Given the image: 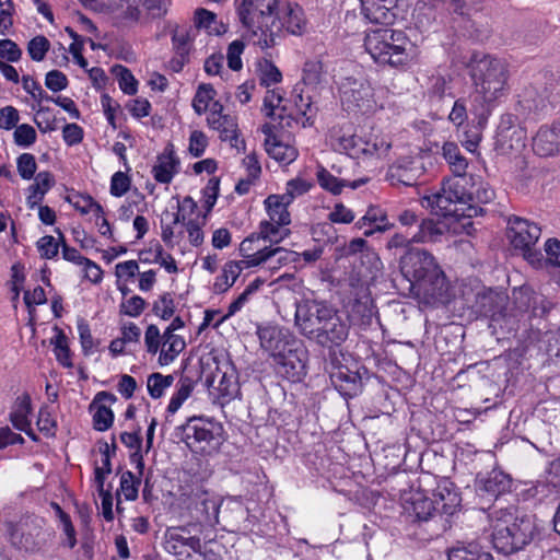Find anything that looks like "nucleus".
<instances>
[{
  "label": "nucleus",
  "instance_id": "nucleus-1",
  "mask_svg": "<svg viewBox=\"0 0 560 560\" xmlns=\"http://www.w3.org/2000/svg\"><path fill=\"white\" fill-rule=\"evenodd\" d=\"M400 270L409 282L410 293L420 303H443L447 299L448 282L435 257L420 248H409L400 258Z\"/></svg>",
  "mask_w": 560,
  "mask_h": 560
},
{
  "label": "nucleus",
  "instance_id": "nucleus-2",
  "mask_svg": "<svg viewBox=\"0 0 560 560\" xmlns=\"http://www.w3.org/2000/svg\"><path fill=\"white\" fill-rule=\"evenodd\" d=\"M260 347L272 358L277 372L291 382L306 375L307 349L288 329L267 325L258 328Z\"/></svg>",
  "mask_w": 560,
  "mask_h": 560
},
{
  "label": "nucleus",
  "instance_id": "nucleus-3",
  "mask_svg": "<svg viewBox=\"0 0 560 560\" xmlns=\"http://www.w3.org/2000/svg\"><path fill=\"white\" fill-rule=\"evenodd\" d=\"M472 80V100L481 107L478 114L487 118L491 110L508 95L510 91V71L508 63L492 56L474 57L470 65Z\"/></svg>",
  "mask_w": 560,
  "mask_h": 560
},
{
  "label": "nucleus",
  "instance_id": "nucleus-4",
  "mask_svg": "<svg viewBox=\"0 0 560 560\" xmlns=\"http://www.w3.org/2000/svg\"><path fill=\"white\" fill-rule=\"evenodd\" d=\"M254 238H244L240 244L238 261H229L224 265L222 275L214 282L217 292H224L232 287L244 269L262 267L275 273L283 266L295 262L298 254L287 248L257 247Z\"/></svg>",
  "mask_w": 560,
  "mask_h": 560
},
{
  "label": "nucleus",
  "instance_id": "nucleus-5",
  "mask_svg": "<svg viewBox=\"0 0 560 560\" xmlns=\"http://www.w3.org/2000/svg\"><path fill=\"white\" fill-rule=\"evenodd\" d=\"M489 516L492 542L498 551L509 555L522 549L532 540L534 523L516 508L493 509Z\"/></svg>",
  "mask_w": 560,
  "mask_h": 560
},
{
  "label": "nucleus",
  "instance_id": "nucleus-6",
  "mask_svg": "<svg viewBox=\"0 0 560 560\" xmlns=\"http://www.w3.org/2000/svg\"><path fill=\"white\" fill-rule=\"evenodd\" d=\"M277 8L278 0H249L237 8L242 24L252 33L254 44L261 49L276 45L280 31Z\"/></svg>",
  "mask_w": 560,
  "mask_h": 560
},
{
  "label": "nucleus",
  "instance_id": "nucleus-7",
  "mask_svg": "<svg viewBox=\"0 0 560 560\" xmlns=\"http://www.w3.org/2000/svg\"><path fill=\"white\" fill-rule=\"evenodd\" d=\"M411 46L404 32L393 28L371 30L364 37L365 50L372 59L394 68L407 66L411 61Z\"/></svg>",
  "mask_w": 560,
  "mask_h": 560
},
{
  "label": "nucleus",
  "instance_id": "nucleus-8",
  "mask_svg": "<svg viewBox=\"0 0 560 560\" xmlns=\"http://www.w3.org/2000/svg\"><path fill=\"white\" fill-rule=\"evenodd\" d=\"M470 199L462 179L447 178L438 192L423 197L422 206L444 218H472L478 215L481 209L471 206Z\"/></svg>",
  "mask_w": 560,
  "mask_h": 560
},
{
  "label": "nucleus",
  "instance_id": "nucleus-9",
  "mask_svg": "<svg viewBox=\"0 0 560 560\" xmlns=\"http://www.w3.org/2000/svg\"><path fill=\"white\" fill-rule=\"evenodd\" d=\"M291 203L281 195L268 196L264 200L268 219L260 221L258 232L250 234L246 238H254L257 247L282 248L278 244L291 233L288 229V225L291 223V214L288 207Z\"/></svg>",
  "mask_w": 560,
  "mask_h": 560
},
{
  "label": "nucleus",
  "instance_id": "nucleus-10",
  "mask_svg": "<svg viewBox=\"0 0 560 560\" xmlns=\"http://www.w3.org/2000/svg\"><path fill=\"white\" fill-rule=\"evenodd\" d=\"M43 517L24 514L7 518L3 533L12 546L26 552L39 551L47 542L50 533L45 528Z\"/></svg>",
  "mask_w": 560,
  "mask_h": 560
},
{
  "label": "nucleus",
  "instance_id": "nucleus-11",
  "mask_svg": "<svg viewBox=\"0 0 560 560\" xmlns=\"http://www.w3.org/2000/svg\"><path fill=\"white\" fill-rule=\"evenodd\" d=\"M540 235L541 229L534 222L520 217H512L508 221V238L511 245L521 250L532 265L541 261V253L534 249Z\"/></svg>",
  "mask_w": 560,
  "mask_h": 560
},
{
  "label": "nucleus",
  "instance_id": "nucleus-12",
  "mask_svg": "<svg viewBox=\"0 0 560 560\" xmlns=\"http://www.w3.org/2000/svg\"><path fill=\"white\" fill-rule=\"evenodd\" d=\"M342 106L349 112L375 113L380 104L372 96V86L365 80L346 78L339 83Z\"/></svg>",
  "mask_w": 560,
  "mask_h": 560
},
{
  "label": "nucleus",
  "instance_id": "nucleus-13",
  "mask_svg": "<svg viewBox=\"0 0 560 560\" xmlns=\"http://www.w3.org/2000/svg\"><path fill=\"white\" fill-rule=\"evenodd\" d=\"M334 310L332 306L323 301H301L295 308V325L303 336L312 339Z\"/></svg>",
  "mask_w": 560,
  "mask_h": 560
},
{
  "label": "nucleus",
  "instance_id": "nucleus-14",
  "mask_svg": "<svg viewBox=\"0 0 560 560\" xmlns=\"http://www.w3.org/2000/svg\"><path fill=\"white\" fill-rule=\"evenodd\" d=\"M526 131L518 124L517 117L512 114H504L495 133V150L504 155L518 153L525 148Z\"/></svg>",
  "mask_w": 560,
  "mask_h": 560
},
{
  "label": "nucleus",
  "instance_id": "nucleus-15",
  "mask_svg": "<svg viewBox=\"0 0 560 560\" xmlns=\"http://www.w3.org/2000/svg\"><path fill=\"white\" fill-rule=\"evenodd\" d=\"M207 125L210 129L219 133L222 141H228L230 145L238 152L245 149L244 140L240 138L237 121L234 116L223 113V106L214 102L207 116Z\"/></svg>",
  "mask_w": 560,
  "mask_h": 560
},
{
  "label": "nucleus",
  "instance_id": "nucleus-16",
  "mask_svg": "<svg viewBox=\"0 0 560 560\" xmlns=\"http://www.w3.org/2000/svg\"><path fill=\"white\" fill-rule=\"evenodd\" d=\"M424 162L420 155L399 158L388 167L386 178L392 185L412 186L424 174Z\"/></svg>",
  "mask_w": 560,
  "mask_h": 560
},
{
  "label": "nucleus",
  "instance_id": "nucleus-17",
  "mask_svg": "<svg viewBox=\"0 0 560 560\" xmlns=\"http://www.w3.org/2000/svg\"><path fill=\"white\" fill-rule=\"evenodd\" d=\"M202 526L189 524L187 526L170 527L165 533V549L173 555H182L184 548L195 552L200 551V538L192 535V533L201 532Z\"/></svg>",
  "mask_w": 560,
  "mask_h": 560
},
{
  "label": "nucleus",
  "instance_id": "nucleus-18",
  "mask_svg": "<svg viewBox=\"0 0 560 560\" xmlns=\"http://www.w3.org/2000/svg\"><path fill=\"white\" fill-rule=\"evenodd\" d=\"M219 425L201 417H191L183 425L184 441L190 448L203 451L214 440Z\"/></svg>",
  "mask_w": 560,
  "mask_h": 560
},
{
  "label": "nucleus",
  "instance_id": "nucleus-19",
  "mask_svg": "<svg viewBox=\"0 0 560 560\" xmlns=\"http://www.w3.org/2000/svg\"><path fill=\"white\" fill-rule=\"evenodd\" d=\"M348 323L334 310L312 340L323 347L339 346L348 338Z\"/></svg>",
  "mask_w": 560,
  "mask_h": 560
},
{
  "label": "nucleus",
  "instance_id": "nucleus-20",
  "mask_svg": "<svg viewBox=\"0 0 560 560\" xmlns=\"http://www.w3.org/2000/svg\"><path fill=\"white\" fill-rule=\"evenodd\" d=\"M512 479L502 470L493 469L477 482V494L481 500L491 501L510 491Z\"/></svg>",
  "mask_w": 560,
  "mask_h": 560
},
{
  "label": "nucleus",
  "instance_id": "nucleus-21",
  "mask_svg": "<svg viewBox=\"0 0 560 560\" xmlns=\"http://www.w3.org/2000/svg\"><path fill=\"white\" fill-rule=\"evenodd\" d=\"M533 148L541 156L560 153V121L541 126L533 139Z\"/></svg>",
  "mask_w": 560,
  "mask_h": 560
},
{
  "label": "nucleus",
  "instance_id": "nucleus-22",
  "mask_svg": "<svg viewBox=\"0 0 560 560\" xmlns=\"http://www.w3.org/2000/svg\"><path fill=\"white\" fill-rule=\"evenodd\" d=\"M397 0H361V10L372 23L392 24L396 19Z\"/></svg>",
  "mask_w": 560,
  "mask_h": 560
},
{
  "label": "nucleus",
  "instance_id": "nucleus-23",
  "mask_svg": "<svg viewBox=\"0 0 560 560\" xmlns=\"http://www.w3.org/2000/svg\"><path fill=\"white\" fill-rule=\"evenodd\" d=\"M116 401V396L108 392H100L95 395L90 405V409L93 411V427L95 430L103 432L112 427L114 413L105 404L113 405Z\"/></svg>",
  "mask_w": 560,
  "mask_h": 560
},
{
  "label": "nucleus",
  "instance_id": "nucleus-24",
  "mask_svg": "<svg viewBox=\"0 0 560 560\" xmlns=\"http://www.w3.org/2000/svg\"><path fill=\"white\" fill-rule=\"evenodd\" d=\"M350 296L354 301L353 311L358 308L363 316H371L373 308V301L369 289L368 280L364 279L361 272H353L349 277Z\"/></svg>",
  "mask_w": 560,
  "mask_h": 560
},
{
  "label": "nucleus",
  "instance_id": "nucleus-25",
  "mask_svg": "<svg viewBox=\"0 0 560 560\" xmlns=\"http://www.w3.org/2000/svg\"><path fill=\"white\" fill-rule=\"evenodd\" d=\"M432 498L438 512L441 514L453 515L460 504V497L455 486L448 480H442L438 483Z\"/></svg>",
  "mask_w": 560,
  "mask_h": 560
},
{
  "label": "nucleus",
  "instance_id": "nucleus-26",
  "mask_svg": "<svg viewBox=\"0 0 560 560\" xmlns=\"http://www.w3.org/2000/svg\"><path fill=\"white\" fill-rule=\"evenodd\" d=\"M179 160L175 154L173 144H168L158 156L155 165L152 167L154 179L161 184H170L173 177L178 173Z\"/></svg>",
  "mask_w": 560,
  "mask_h": 560
},
{
  "label": "nucleus",
  "instance_id": "nucleus-27",
  "mask_svg": "<svg viewBox=\"0 0 560 560\" xmlns=\"http://www.w3.org/2000/svg\"><path fill=\"white\" fill-rule=\"evenodd\" d=\"M262 131L267 135L265 140V148L268 155L281 164H291L299 155L295 147L278 139L276 136L270 135V127L265 125Z\"/></svg>",
  "mask_w": 560,
  "mask_h": 560
},
{
  "label": "nucleus",
  "instance_id": "nucleus-28",
  "mask_svg": "<svg viewBox=\"0 0 560 560\" xmlns=\"http://www.w3.org/2000/svg\"><path fill=\"white\" fill-rule=\"evenodd\" d=\"M316 178L318 182V185L326 191L332 194V195H340L343 190V188L349 187L351 189H355L363 184L366 183V179H358V180H347L341 179L331 174L328 170H326L324 166H318L316 171Z\"/></svg>",
  "mask_w": 560,
  "mask_h": 560
},
{
  "label": "nucleus",
  "instance_id": "nucleus-29",
  "mask_svg": "<svg viewBox=\"0 0 560 560\" xmlns=\"http://www.w3.org/2000/svg\"><path fill=\"white\" fill-rule=\"evenodd\" d=\"M164 30L171 35L173 51L189 55L194 42L192 27L168 21Z\"/></svg>",
  "mask_w": 560,
  "mask_h": 560
},
{
  "label": "nucleus",
  "instance_id": "nucleus-30",
  "mask_svg": "<svg viewBox=\"0 0 560 560\" xmlns=\"http://www.w3.org/2000/svg\"><path fill=\"white\" fill-rule=\"evenodd\" d=\"M332 385L343 396H354L360 389L361 378L357 372L350 371L346 366L337 368L331 374Z\"/></svg>",
  "mask_w": 560,
  "mask_h": 560
},
{
  "label": "nucleus",
  "instance_id": "nucleus-31",
  "mask_svg": "<svg viewBox=\"0 0 560 560\" xmlns=\"http://www.w3.org/2000/svg\"><path fill=\"white\" fill-rule=\"evenodd\" d=\"M392 148V139L378 129L364 133V156L382 159L387 156Z\"/></svg>",
  "mask_w": 560,
  "mask_h": 560
},
{
  "label": "nucleus",
  "instance_id": "nucleus-32",
  "mask_svg": "<svg viewBox=\"0 0 560 560\" xmlns=\"http://www.w3.org/2000/svg\"><path fill=\"white\" fill-rule=\"evenodd\" d=\"M184 338L170 331L163 332V341L159 351V364L162 366L173 363L179 353L185 349Z\"/></svg>",
  "mask_w": 560,
  "mask_h": 560
},
{
  "label": "nucleus",
  "instance_id": "nucleus-33",
  "mask_svg": "<svg viewBox=\"0 0 560 560\" xmlns=\"http://www.w3.org/2000/svg\"><path fill=\"white\" fill-rule=\"evenodd\" d=\"M441 153L454 174L453 178H458L463 182L467 172L468 161L462 154L459 147L455 142L446 141L442 145Z\"/></svg>",
  "mask_w": 560,
  "mask_h": 560
},
{
  "label": "nucleus",
  "instance_id": "nucleus-34",
  "mask_svg": "<svg viewBox=\"0 0 560 560\" xmlns=\"http://www.w3.org/2000/svg\"><path fill=\"white\" fill-rule=\"evenodd\" d=\"M371 225L374 226L364 231L365 236H372L376 232H385L393 226L387 222L386 214L376 207H370L365 214L355 222V228L359 230Z\"/></svg>",
  "mask_w": 560,
  "mask_h": 560
},
{
  "label": "nucleus",
  "instance_id": "nucleus-35",
  "mask_svg": "<svg viewBox=\"0 0 560 560\" xmlns=\"http://www.w3.org/2000/svg\"><path fill=\"white\" fill-rule=\"evenodd\" d=\"M517 106L523 114H539L547 108L548 100L535 86H528L518 95Z\"/></svg>",
  "mask_w": 560,
  "mask_h": 560
},
{
  "label": "nucleus",
  "instance_id": "nucleus-36",
  "mask_svg": "<svg viewBox=\"0 0 560 560\" xmlns=\"http://www.w3.org/2000/svg\"><path fill=\"white\" fill-rule=\"evenodd\" d=\"M281 25L293 35H301L306 30L303 9L298 4H287L282 11Z\"/></svg>",
  "mask_w": 560,
  "mask_h": 560
},
{
  "label": "nucleus",
  "instance_id": "nucleus-37",
  "mask_svg": "<svg viewBox=\"0 0 560 560\" xmlns=\"http://www.w3.org/2000/svg\"><path fill=\"white\" fill-rule=\"evenodd\" d=\"M52 183L54 180L50 173L40 172L37 174L34 184L28 188V195L26 198V205L30 209H34L36 206L40 205L44 196L52 186Z\"/></svg>",
  "mask_w": 560,
  "mask_h": 560
},
{
  "label": "nucleus",
  "instance_id": "nucleus-38",
  "mask_svg": "<svg viewBox=\"0 0 560 560\" xmlns=\"http://www.w3.org/2000/svg\"><path fill=\"white\" fill-rule=\"evenodd\" d=\"M446 232V225L442 222L427 219L419 225L418 232L411 236L413 243H434L440 241Z\"/></svg>",
  "mask_w": 560,
  "mask_h": 560
},
{
  "label": "nucleus",
  "instance_id": "nucleus-39",
  "mask_svg": "<svg viewBox=\"0 0 560 560\" xmlns=\"http://www.w3.org/2000/svg\"><path fill=\"white\" fill-rule=\"evenodd\" d=\"M447 557L448 560H493L488 550L475 542L452 548Z\"/></svg>",
  "mask_w": 560,
  "mask_h": 560
},
{
  "label": "nucleus",
  "instance_id": "nucleus-40",
  "mask_svg": "<svg viewBox=\"0 0 560 560\" xmlns=\"http://www.w3.org/2000/svg\"><path fill=\"white\" fill-rule=\"evenodd\" d=\"M32 411L31 398L28 395H22L16 398L12 411L10 413V420L16 430H24L27 427L28 416Z\"/></svg>",
  "mask_w": 560,
  "mask_h": 560
},
{
  "label": "nucleus",
  "instance_id": "nucleus-41",
  "mask_svg": "<svg viewBox=\"0 0 560 560\" xmlns=\"http://www.w3.org/2000/svg\"><path fill=\"white\" fill-rule=\"evenodd\" d=\"M194 21L196 27L203 28L209 34L220 35L225 32L224 24L219 22L217 15L207 9H197Z\"/></svg>",
  "mask_w": 560,
  "mask_h": 560
},
{
  "label": "nucleus",
  "instance_id": "nucleus-42",
  "mask_svg": "<svg viewBox=\"0 0 560 560\" xmlns=\"http://www.w3.org/2000/svg\"><path fill=\"white\" fill-rule=\"evenodd\" d=\"M192 390L194 382L189 377H182L176 385V390L170 399L167 412L172 415L175 413L189 398Z\"/></svg>",
  "mask_w": 560,
  "mask_h": 560
},
{
  "label": "nucleus",
  "instance_id": "nucleus-43",
  "mask_svg": "<svg viewBox=\"0 0 560 560\" xmlns=\"http://www.w3.org/2000/svg\"><path fill=\"white\" fill-rule=\"evenodd\" d=\"M359 253L368 259L372 268L378 269L382 265L377 254L371 250L368 246V242L361 237L351 240L346 246V255H355Z\"/></svg>",
  "mask_w": 560,
  "mask_h": 560
},
{
  "label": "nucleus",
  "instance_id": "nucleus-44",
  "mask_svg": "<svg viewBox=\"0 0 560 560\" xmlns=\"http://www.w3.org/2000/svg\"><path fill=\"white\" fill-rule=\"evenodd\" d=\"M219 503L213 498L203 497L196 506L201 514V522L213 527L219 523Z\"/></svg>",
  "mask_w": 560,
  "mask_h": 560
},
{
  "label": "nucleus",
  "instance_id": "nucleus-45",
  "mask_svg": "<svg viewBox=\"0 0 560 560\" xmlns=\"http://www.w3.org/2000/svg\"><path fill=\"white\" fill-rule=\"evenodd\" d=\"M69 202L81 214H92L94 219L102 217L103 207L96 202L91 196L75 195L69 198Z\"/></svg>",
  "mask_w": 560,
  "mask_h": 560
},
{
  "label": "nucleus",
  "instance_id": "nucleus-46",
  "mask_svg": "<svg viewBox=\"0 0 560 560\" xmlns=\"http://www.w3.org/2000/svg\"><path fill=\"white\" fill-rule=\"evenodd\" d=\"M215 91L210 84H201L192 100V108L197 115H202L207 110L210 112V107L214 102Z\"/></svg>",
  "mask_w": 560,
  "mask_h": 560
},
{
  "label": "nucleus",
  "instance_id": "nucleus-47",
  "mask_svg": "<svg viewBox=\"0 0 560 560\" xmlns=\"http://www.w3.org/2000/svg\"><path fill=\"white\" fill-rule=\"evenodd\" d=\"M411 505L416 517L421 521H427L434 512H438L433 498H428L421 493L413 495Z\"/></svg>",
  "mask_w": 560,
  "mask_h": 560
},
{
  "label": "nucleus",
  "instance_id": "nucleus-48",
  "mask_svg": "<svg viewBox=\"0 0 560 560\" xmlns=\"http://www.w3.org/2000/svg\"><path fill=\"white\" fill-rule=\"evenodd\" d=\"M174 382L173 375H163L161 373H152L147 381L149 395L158 399L164 395V392L172 386Z\"/></svg>",
  "mask_w": 560,
  "mask_h": 560
},
{
  "label": "nucleus",
  "instance_id": "nucleus-49",
  "mask_svg": "<svg viewBox=\"0 0 560 560\" xmlns=\"http://www.w3.org/2000/svg\"><path fill=\"white\" fill-rule=\"evenodd\" d=\"M140 479L137 478L131 471H125L120 477L119 490L117 492L118 499L120 495L127 501H135L138 498Z\"/></svg>",
  "mask_w": 560,
  "mask_h": 560
},
{
  "label": "nucleus",
  "instance_id": "nucleus-50",
  "mask_svg": "<svg viewBox=\"0 0 560 560\" xmlns=\"http://www.w3.org/2000/svg\"><path fill=\"white\" fill-rule=\"evenodd\" d=\"M258 75L261 85L266 88L277 84L282 80L280 70L268 59H261L258 62Z\"/></svg>",
  "mask_w": 560,
  "mask_h": 560
},
{
  "label": "nucleus",
  "instance_id": "nucleus-51",
  "mask_svg": "<svg viewBox=\"0 0 560 560\" xmlns=\"http://www.w3.org/2000/svg\"><path fill=\"white\" fill-rule=\"evenodd\" d=\"M340 148L351 158L364 156V133L341 137Z\"/></svg>",
  "mask_w": 560,
  "mask_h": 560
},
{
  "label": "nucleus",
  "instance_id": "nucleus-52",
  "mask_svg": "<svg viewBox=\"0 0 560 560\" xmlns=\"http://www.w3.org/2000/svg\"><path fill=\"white\" fill-rule=\"evenodd\" d=\"M113 7L118 16L137 21L140 16L141 0H114Z\"/></svg>",
  "mask_w": 560,
  "mask_h": 560
},
{
  "label": "nucleus",
  "instance_id": "nucleus-53",
  "mask_svg": "<svg viewBox=\"0 0 560 560\" xmlns=\"http://www.w3.org/2000/svg\"><path fill=\"white\" fill-rule=\"evenodd\" d=\"M324 78L323 65L318 60H308L303 67V82L306 85L316 86Z\"/></svg>",
  "mask_w": 560,
  "mask_h": 560
},
{
  "label": "nucleus",
  "instance_id": "nucleus-54",
  "mask_svg": "<svg viewBox=\"0 0 560 560\" xmlns=\"http://www.w3.org/2000/svg\"><path fill=\"white\" fill-rule=\"evenodd\" d=\"M37 139L36 130L28 124H22L15 127L13 140L18 147L30 148Z\"/></svg>",
  "mask_w": 560,
  "mask_h": 560
},
{
  "label": "nucleus",
  "instance_id": "nucleus-55",
  "mask_svg": "<svg viewBox=\"0 0 560 560\" xmlns=\"http://www.w3.org/2000/svg\"><path fill=\"white\" fill-rule=\"evenodd\" d=\"M50 48L49 40L43 36L38 35L32 38L27 44V52L32 60L39 62L45 59L46 54Z\"/></svg>",
  "mask_w": 560,
  "mask_h": 560
},
{
  "label": "nucleus",
  "instance_id": "nucleus-56",
  "mask_svg": "<svg viewBox=\"0 0 560 560\" xmlns=\"http://www.w3.org/2000/svg\"><path fill=\"white\" fill-rule=\"evenodd\" d=\"M34 122L36 124L37 128L44 133L54 131L58 128L57 118L47 107H40L36 112Z\"/></svg>",
  "mask_w": 560,
  "mask_h": 560
},
{
  "label": "nucleus",
  "instance_id": "nucleus-57",
  "mask_svg": "<svg viewBox=\"0 0 560 560\" xmlns=\"http://www.w3.org/2000/svg\"><path fill=\"white\" fill-rule=\"evenodd\" d=\"M115 72L118 77V84L120 90L128 94L133 95L137 93V80L126 67L118 66L115 68Z\"/></svg>",
  "mask_w": 560,
  "mask_h": 560
},
{
  "label": "nucleus",
  "instance_id": "nucleus-58",
  "mask_svg": "<svg viewBox=\"0 0 560 560\" xmlns=\"http://www.w3.org/2000/svg\"><path fill=\"white\" fill-rule=\"evenodd\" d=\"M130 185V177L126 173L118 171L114 173L110 178V195L114 197H122L129 191Z\"/></svg>",
  "mask_w": 560,
  "mask_h": 560
},
{
  "label": "nucleus",
  "instance_id": "nucleus-59",
  "mask_svg": "<svg viewBox=\"0 0 560 560\" xmlns=\"http://www.w3.org/2000/svg\"><path fill=\"white\" fill-rule=\"evenodd\" d=\"M311 187L312 185L308 182L302 178H293L287 183L285 192L281 196L290 202H293L296 197L306 194Z\"/></svg>",
  "mask_w": 560,
  "mask_h": 560
},
{
  "label": "nucleus",
  "instance_id": "nucleus-60",
  "mask_svg": "<svg viewBox=\"0 0 560 560\" xmlns=\"http://www.w3.org/2000/svg\"><path fill=\"white\" fill-rule=\"evenodd\" d=\"M244 48H245V45L240 39L233 40L228 47V51H226L228 66L233 71H238L243 67L241 56L244 51Z\"/></svg>",
  "mask_w": 560,
  "mask_h": 560
},
{
  "label": "nucleus",
  "instance_id": "nucleus-61",
  "mask_svg": "<svg viewBox=\"0 0 560 560\" xmlns=\"http://www.w3.org/2000/svg\"><path fill=\"white\" fill-rule=\"evenodd\" d=\"M153 312L156 316L161 317L162 319L171 318L175 312V304L172 295L170 293L162 294L153 303Z\"/></svg>",
  "mask_w": 560,
  "mask_h": 560
},
{
  "label": "nucleus",
  "instance_id": "nucleus-62",
  "mask_svg": "<svg viewBox=\"0 0 560 560\" xmlns=\"http://www.w3.org/2000/svg\"><path fill=\"white\" fill-rule=\"evenodd\" d=\"M163 341V334L156 325H149L144 332V345L147 352L150 354H156L160 351Z\"/></svg>",
  "mask_w": 560,
  "mask_h": 560
},
{
  "label": "nucleus",
  "instance_id": "nucleus-63",
  "mask_svg": "<svg viewBox=\"0 0 560 560\" xmlns=\"http://www.w3.org/2000/svg\"><path fill=\"white\" fill-rule=\"evenodd\" d=\"M54 345V351L58 362L63 366L71 368L72 361L70 358V350L67 343V337L61 331H59V334L56 336Z\"/></svg>",
  "mask_w": 560,
  "mask_h": 560
},
{
  "label": "nucleus",
  "instance_id": "nucleus-64",
  "mask_svg": "<svg viewBox=\"0 0 560 560\" xmlns=\"http://www.w3.org/2000/svg\"><path fill=\"white\" fill-rule=\"evenodd\" d=\"M16 167L23 179H31L37 168L35 156L31 153H23L16 160Z\"/></svg>",
  "mask_w": 560,
  "mask_h": 560
}]
</instances>
